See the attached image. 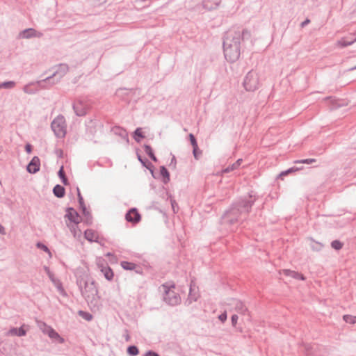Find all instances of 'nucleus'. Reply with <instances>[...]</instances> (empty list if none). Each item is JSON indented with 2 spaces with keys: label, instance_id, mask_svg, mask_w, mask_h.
Segmentation results:
<instances>
[{
  "label": "nucleus",
  "instance_id": "26",
  "mask_svg": "<svg viewBox=\"0 0 356 356\" xmlns=\"http://www.w3.org/2000/svg\"><path fill=\"white\" fill-rule=\"evenodd\" d=\"M137 158L142 165L149 169L152 174H153V170L152 169L153 167L152 164L147 159H143L142 156L139 154H137Z\"/></svg>",
  "mask_w": 356,
  "mask_h": 356
},
{
  "label": "nucleus",
  "instance_id": "21",
  "mask_svg": "<svg viewBox=\"0 0 356 356\" xmlns=\"http://www.w3.org/2000/svg\"><path fill=\"white\" fill-rule=\"evenodd\" d=\"M49 278L52 282L54 285L56 287L57 290L59 291L60 294H62L63 296L66 295L64 288L63 287L62 282L60 281V280L55 277L54 274L52 275V277Z\"/></svg>",
  "mask_w": 356,
  "mask_h": 356
},
{
  "label": "nucleus",
  "instance_id": "54",
  "mask_svg": "<svg viewBox=\"0 0 356 356\" xmlns=\"http://www.w3.org/2000/svg\"><path fill=\"white\" fill-rule=\"evenodd\" d=\"M119 134L121 136H123V137H127V134L126 132V131L124 129H120V132L119 133Z\"/></svg>",
  "mask_w": 356,
  "mask_h": 356
},
{
  "label": "nucleus",
  "instance_id": "51",
  "mask_svg": "<svg viewBox=\"0 0 356 356\" xmlns=\"http://www.w3.org/2000/svg\"><path fill=\"white\" fill-rule=\"evenodd\" d=\"M25 150L27 153H31L32 150V146L30 144H26L25 146Z\"/></svg>",
  "mask_w": 356,
  "mask_h": 356
},
{
  "label": "nucleus",
  "instance_id": "55",
  "mask_svg": "<svg viewBox=\"0 0 356 356\" xmlns=\"http://www.w3.org/2000/svg\"><path fill=\"white\" fill-rule=\"evenodd\" d=\"M146 0H131V2L136 6L137 4H139L140 3H143Z\"/></svg>",
  "mask_w": 356,
  "mask_h": 356
},
{
  "label": "nucleus",
  "instance_id": "20",
  "mask_svg": "<svg viewBox=\"0 0 356 356\" xmlns=\"http://www.w3.org/2000/svg\"><path fill=\"white\" fill-rule=\"evenodd\" d=\"M24 326H21L19 328L13 327L8 332V334L13 336L23 337L26 334V331L24 329Z\"/></svg>",
  "mask_w": 356,
  "mask_h": 356
},
{
  "label": "nucleus",
  "instance_id": "7",
  "mask_svg": "<svg viewBox=\"0 0 356 356\" xmlns=\"http://www.w3.org/2000/svg\"><path fill=\"white\" fill-rule=\"evenodd\" d=\"M89 105L85 100L78 99L73 104V109L77 116L86 115Z\"/></svg>",
  "mask_w": 356,
  "mask_h": 356
},
{
  "label": "nucleus",
  "instance_id": "25",
  "mask_svg": "<svg viewBox=\"0 0 356 356\" xmlns=\"http://www.w3.org/2000/svg\"><path fill=\"white\" fill-rule=\"evenodd\" d=\"M160 174L163 177V182L168 184L170 181V173L165 166L160 167Z\"/></svg>",
  "mask_w": 356,
  "mask_h": 356
},
{
  "label": "nucleus",
  "instance_id": "29",
  "mask_svg": "<svg viewBox=\"0 0 356 356\" xmlns=\"http://www.w3.org/2000/svg\"><path fill=\"white\" fill-rule=\"evenodd\" d=\"M145 136L142 132L140 127L137 128L134 132V138L137 143H140L142 138H144Z\"/></svg>",
  "mask_w": 356,
  "mask_h": 356
},
{
  "label": "nucleus",
  "instance_id": "59",
  "mask_svg": "<svg viewBox=\"0 0 356 356\" xmlns=\"http://www.w3.org/2000/svg\"><path fill=\"white\" fill-rule=\"evenodd\" d=\"M171 204H172V207L174 211L175 212V204H177L175 201V200H173V201L171 200Z\"/></svg>",
  "mask_w": 356,
  "mask_h": 356
},
{
  "label": "nucleus",
  "instance_id": "3",
  "mask_svg": "<svg viewBox=\"0 0 356 356\" xmlns=\"http://www.w3.org/2000/svg\"><path fill=\"white\" fill-rule=\"evenodd\" d=\"M76 284L88 305L92 309H98L100 296L95 281L88 274L83 273L77 277Z\"/></svg>",
  "mask_w": 356,
  "mask_h": 356
},
{
  "label": "nucleus",
  "instance_id": "60",
  "mask_svg": "<svg viewBox=\"0 0 356 356\" xmlns=\"http://www.w3.org/2000/svg\"><path fill=\"white\" fill-rule=\"evenodd\" d=\"M288 173H287V171H283L280 174V176H285V175H287Z\"/></svg>",
  "mask_w": 356,
  "mask_h": 356
},
{
  "label": "nucleus",
  "instance_id": "32",
  "mask_svg": "<svg viewBox=\"0 0 356 356\" xmlns=\"http://www.w3.org/2000/svg\"><path fill=\"white\" fill-rule=\"evenodd\" d=\"M16 85V83L13 81H5L0 83V89H12Z\"/></svg>",
  "mask_w": 356,
  "mask_h": 356
},
{
  "label": "nucleus",
  "instance_id": "27",
  "mask_svg": "<svg viewBox=\"0 0 356 356\" xmlns=\"http://www.w3.org/2000/svg\"><path fill=\"white\" fill-rule=\"evenodd\" d=\"M78 224L73 223L72 225H68L70 232L73 234L74 237H79L81 236V232L80 229H78Z\"/></svg>",
  "mask_w": 356,
  "mask_h": 356
},
{
  "label": "nucleus",
  "instance_id": "48",
  "mask_svg": "<svg viewBox=\"0 0 356 356\" xmlns=\"http://www.w3.org/2000/svg\"><path fill=\"white\" fill-rule=\"evenodd\" d=\"M227 313L226 312L222 313L220 315H219L218 318L220 321L225 322L227 320Z\"/></svg>",
  "mask_w": 356,
  "mask_h": 356
},
{
  "label": "nucleus",
  "instance_id": "47",
  "mask_svg": "<svg viewBox=\"0 0 356 356\" xmlns=\"http://www.w3.org/2000/svg\"><path fill=\"white\" fill-rule=\"evenodd\" d=\"M238 318V317L236 314H234L232 316L231 321H232V324L233 326H236Z\"/></svg>",
  "mask_w": 356,
  "mask_h": 356
},
{
  "label": "nucleus",
  "instance_id": "28",
  "mask_svg": "<svg viewBox=\"0 0 356 356\" xmlns=\"http://www.w3.org/2000/svg\"><path fill=\"white\" fill-rule=\"evenodd\" d=\"M242 159H238L235 163H234L232 165H229L226 168H225L222 172L225 173H228L231 171H233L234 170L236 169L241 163Z\"/></svg>",
  "mask_w": 356,
  "mask_h": 356
},
{
  "label": "nucleus",
  "instance_id": "33",
  "mask_svg": "<svg viewBox=\"0 0 356 356\" xmlns=\"http://www.w3.org/2000/svg\"><path fill=\"white\" fill-rule=\"evenodd\" d=\"M77 195H78V201H79V206H80V208L82 210V211H86V205H85V203H84V200H83V198L80 193V191H79V188H77Z\"/></svg>",
  "mask_w": 356,
  "mask_h": 356
},
{
  "label": "nucleus",
  "instance_id": "9",
  "mask_svg": "<svg viewBox=\"0 0 356 356\" xmlns=\"http://www.w3.org/2000/svg\"><path fill=\"white\" fill-rule=\"evenodd\" d=\"M43 36L42 32L36 31L35 29L29 28L20 31L17 38L19 39H31V38H40Z\"/></svg>",
  "mask_w": 356,
  "mask_h": 356
},
{
  "label": "nucleus",
  "instance_id": "17",
  "mask_svg": "<svg viewBox=\"0 0 356 356\" xmlns=\"http://www.w3.org/2000/svg\"><path fill=\"white\" fill-rule=\"evenodd\" d=\"M84 236L86 239L90 242H98V234L92 229H86L84 232Z\"/></svg>",
  "mask_w": 356,
  "mask_h": 356
},
{
  "label": "nucleus",
  "instance_id": "56",
  "mask_svg": "<svg viewBox=\"0 0 356 356\" xmlns=\"http://www.w3.org/2000/svg\"><path fill=\"white\" fill-rule=\"evenodd\" d=\"M309 19H306L305 21H303L302 23H301V26L302 27H304L306 25H307L309 23Z\"/></svg>",
  "mask_w": 356,
  "mask_h": 356
},
{
  "label": "nucleus",
  "instance_id": "45",
  "mask_svg": "<svg viewBox=\"0 0 356 356\" xmlns=\"http://www.w3.org/2000/svg\"><path fill=\"white\" fill-rule=\"evenodd\" d=\"M193 154L195 159H198L200 156L202 154V152L199 149L198 147H193Z\"/></svg>",
  "mask_w": 356,
  "mask_h": 356
},
{
  "label": "nucleus",
  "instance_id": "1",
  "mask_svg": "<svg viewBox=\"0 0 356 356\" xmlns=\"http://www.w3.org/2000/svg\"><path fill=\"white\" fill-rule=\"evenodd\" d=\"M251 32L240 26H232L223 37V52L225 59L234 63L240 58L243 45L250 41L252 44Z\"/></svg>",
  "mask_w": 356,
  "mask_h": 356
},
{
  "label": "nucleus",
  "instance_id": "43",
  "mask_svg": "<svg viewBox=\"0 0 356 356\" xmlns=\"http://www.w3.org/2000/svg\"><path fill=\"white\" fill-rule=\"evenodd\" d=\"M144 147V150H145V152L149 156H150L151 155H152L154 154V152L152 150V148L151 147L150 145H144L143 146Z\"/></svg>",
  "mask_w": 356,
  "mask_h": 356
},
{
  "label": "nucleus",
  "instance_id": "44",
  "mask_svg": "<svg viewBox=\"0 0 356 356\" xmlns=\"http://www.w3.org/2000/svg\"><path fill=\"white\" fill-rule=\"evenodd\" d=\"M189 138H190V141H191V143L193 147H198L196 138H195V136L193 134H189Z\"/></svg>",
  "mask_w": 356,
  "mask_h": 356
},
{
  "label": "nucleus",
  "instance_id": "53",
  "mask_svg": "<svg viewBox=\"0 0 356 356\" xmlns=\"http://www.w3.org/2000/svg\"><path fill=\"white\" fill-rule=\"evenodd\" d=\"M0 234L5 235L6 234L5 227L0 224Z\"/></svg>",
  "mask_w": 356,
  "mask_h": 356
},
{
  "label": "nucleus",
  "instance_id": "23",
  "mask_svg": "<svg viewBox=\"0 0 356 356\" xmlns=\"http://www.w3.org/2000/svg\"><path fill=\"white\" fill-rule=\"evenodd\" d=\"M65 188L59 184L56 185L53 188L54 195L58 198L63 197L65 195Z\"/></svg>",
  "mask_w": 356,
  "mask_h": 356
},
{
  "label": "nucleus",
  "instance_id": "8",
  "mask_svg": "<svg viewBox=\"0 0 356 356\" xmlns=\"http://www.w3.org/2000/svg\"><path fill=\"white\" fill-rule=\"evenodd\" d=\"M55 71L51 75L54 80L59 79V82L62 78L69 72V66L66 63H60L54 67Z\"/></svg>",
  "mask_w": 356,
  "mask_h": 356
},
{
  "label": "nucleus",
  "instance_id": "37",
  "mask_svg": "<svg viewBox=\"0 0 356 356\" xmlns=\"http://www.w3.org/2000/svg\"><path fill=\"white\" fill-rule=\"evenodd\" d=\"M355 42H356V38L354 40H350V41H347L344 38H342L338 42V43L340 46L345 47L353 44Z\"/></svg>",
  "mask_w": 356,
  "mask_h": 356
},
{
  "label": "nucleus",
  "instance_id": "24",
  "mask_svg": "<svg viewBox=\"0 0 356 356\" xmlns=\"http://www.w3.org/2000/svg\"><path fill=\"white\" fill-rule=\"evenodd\" d=\"M102 273L104 274L105 278L108 280H112L113 278V272L112 269L108 266H104L101 269Z\"/></svg>",
  "mask_w": 356,
  "mask_h": 356
},
{
  "label": "nucleus",
  "instance_id": "19",
  "mask_svg": "<svg viewBox=\"0 0 356 356\" xmlns=\"http://www.w3.org/2000/svg\"><path fill=\"white\" fill-rule=\"evenodd\" d=\"M193 291H194V289H193V281H192L190 284V290H189L188 297L186 302L188 305H191L193 302L197 301L199 298V295L197 293H195Z\"/></svg>",
  "mask_w": 356,
  "mask_h": 356
},
{
  "label": "nucleus",
  "instance_id": "58",
  "mask_svg": "<svg viewBox=\"0 0 356 356\" xmlns=\"http://www.w3.org/2000/svg\"><path fill=\"white\" fill-rule=\"evenodd\" d=\"M149 158H150L152 161H154V162H156V161H157V159H156V156L154 155V154H153L152 155H151V156H149Z\"/></svg>",
  "mask_w": 356,
  "mask_h": 356
},
{
  "label": "nucleus",
  "instance_id": "6",
  "mask_svg": "<svg viewBox=\"0 0 356 356\" xmlns=\"http://www.w3.org/2000/svg\"><path fill=\"white\" fill-rule=\"evenodd\" d=\"M163 287L165 289V293L163 295V300L164 302L170 305V306H176L180 304L181 298L180 296L171 290L168 286L165 284L163 285Z\"/></svg>",
  "mask_w": 356,
  "mask_h": 356
},
{
  "label": "nucleus",
  "instance_id": "5",
  "mask_svg": "<svg viewBox=\"0 0 356 356\" xmlns=\"http://www.w3.org/2000/svg\"><path fill=\"white\" fill-rule=\"evenodd\" d=\"M243 86L247 91H254L259 88V80L257 73L250 70L245 76Z\"/></svg>",
  "mask_w": 356,
  "mask_h": 356
},
{
  "label": "nucleus",
  "instance_id": "35",
  "mask_svg": "<svg viewBox=\"0 0 356 356\" xmlns=\"http://www.w3.org/2000/svg\"><path fill=\"white\" fill-rule=\"evenodd\" d=\"M79 315L88 321H90L92 319V315L87 312L80 310L79 312Z\"/></svg>",
  "mask_w": 356,
  "mask_h": 356
},
{
  "label": "nucleus",
  "instance_id": "36",
  "mask_svg": "<svg viewBox=\"0 0 356 356\" xmlns=\"http://www.w3.org/2000/svg\"><path fill=\"white\" fill-rule=\"evenodd\" d=\"M343 318L348 323L354 324L356 323V316L344 315Z\"/></svg>",
  "mask_w": 356,
  "mask_h": 356
},
{
  "label": "nucleus",
  "instance_id": "50",
  "mask_svg": "<svg viewBox=\"0 0 356 356\" xmlns=\"http://www.w3.org/2000/svg\"><path fill=\"white\" fill-rule=\"evenodd\" d=\"M145 356H160V355L154 351L149 350L146 353Z\"/></svg>",
  "mask_w": 356,
  "mask_h": 356
},
{
  "label": "nucleus",
  "instance_id": "52",
  "mask_svg": "<svg viewBox=\"0 0 356 356\" xmlns=\"http://www.w3.org/2000/svg\"><path fill=\"white\" fill-rule=\"evenodd\" d=\"M176 158L175 156H172V159H171V162H170V166H172L173 165L174 168H175L176 166Z\"/></svg>",
  "mask_w": 356,
  "mask_h": 356
},
{
  "label": "nucleus",
  "instance_id": "4",
  "mask_svg": "<svg viewBox=\"0 0 356 356\" xmlns=\"http://www.w3.org/2000/svg\"><path fill=\"white\" fill-rule=\"evenodd\" d=\"M51 128L57 138H63L67 133L64 116L58 115L51 124Z\"/></svg>",
  "mask_w": 356,
  "mask_h": 356
},
{
  "label": "nucleus",
  "instance_id": "39",
  "mask_svg": "<svg viewBox=\"0 0 356 356\" xmlns=\"http://www.w3.org/2000/svg\"><path fill=\"white\" fill-rule=\"evenodd\" d=\"M83 215L86 217V222L87 224H91L92 223V216L90 213L87 210L86 208V211H82Z\"/></svg>",
  "mask_w": 356,
  "mask_h": 356
},
{
  "label": "nucleus",
  "instance_id": "38",
  "mask_svg": "<svg viewBox=\"0 0 356 356\" xmlns=\"http://www.w3.org/2000/svg\"><path fill=\"white\" fill-rule=\"evenodd\" d=\"M331 246L333 249L339 250L343 247V243L339 240H334L331 243Z\"/></svg>",
  "mask_w": 356,
  "mask_h": 356
},
{
  "label": "nucleus",
  "instance_id": "11",
  "mask_svg": "<svg viewBox=\"0 0 356 356\" xmlns=\"http://www.w3.org/2000/svg\"><path fill=\"white\" fill-rule=\"evenodd\" d=\"M229 304L230 305L234 306L235 310L240 314H242V315L247 314L249 316V312H248L247 307L241 300H237V299H232V302H229Z\"/></svg>",
  "mask_w": 356,
  "mask_h": 356
},
{
  "label": "nucleus",
  "instance_id": "10",
  "mask_svg": "<svg viewBox=\"0 0 356 356\" xmlns=\"http://www.w3.org/2000/svg\"><path fill=\"white\" fill-rule=\"evenodd\" d=\"M40 90H47L59 83V79L54 80L51 76L46 77L44 79L35 81Z\"/></svg>",
  "mask_w": 356,
  "mask_h": 356
},
{
  "label": "nucleus",
  "instance_id": "42",
  "mask_svg": "<svg viewBox=\"0 0 356 356\" xmlns=\"http://www.w3.org/2000/svg\"><path fill=\"white\" fill-rule=\"evenodd\" d=\"M106 1V0H89L90 4L94 6L102 5Z\"/></svg>",
  "mask_w": 356,
  "mask_h": 356
},
{
  "label": "nucleus",
  "instance_id": "46",
  "mask_svg": "<svg viewBox=\"0 0 356 356\" xmlns=\"http://www.w3.org/2000/svg\"><path fill=\"white\" fill-rule=\"evenodd\" d=\"M37 247L46 252L50 253V251H49V249L48 248V247L42 243H40V242L38 243Z\"/></svg>",
  "mask_w": 356,
  "mask_h": 356
},
{
  "label": "nucleus",
  "instance_id": "34",
  "mask_svg": "<svg viewBox=\"0 0 356 356\" xmlns=\"http://www.w3.org/2000/svg\"><path fill=\"white\" fill-rule=\"evenodd\" d=\"M127 353L131 356H136L139 353V350L136 346H130L127 348Z\"/></svg>",
  "mask_w": 356,
  "mask_h": 356
},
{
  "label": "nucleus",
  "instance_id": "2",
  "mask_svg": "<svg viewBox=\"0 0 356 356\" xmlns=\"http://www.w3.org/2000/svg\"><path fill=\"white\" fill-rule=\"evenodd\" d=\"M257 200V196L249 193L248 196L235 201L230 209L222 216V225H234L245 218L250 212L252 205Z\"/></svg>",
  "mask_w": 356,
  "mask_h": 356
},
{
  "label": "nucleus",
  "instance_id": "41",
  "mask_svg": "<svg viewBox=\"0 0 356 356\" xmlns=\"http://www.w3.org/2000/svg\"><path fill=\"white\" fill-rule=\"evenodd\" d=\"M316 162V159H306L302 160L296 161V163H304V164H311L312 163Z\"/></svg>",
  "mask_w": 356,
  "mask_h": 356
},
{
  "label": "nucleus",
  "instance_id": "62",
  "mask_svg": "<svg viewBox=\"0 0 356 356\" xmlns=\"http://www.w3.org/2000/svg\"><path fill=\"white\" fill-rule=\"evenodd\" d=\"M306 350L307 352V355L310 354L309 352V348L308 347L306 348Z\"/></svg>",
  "mask_w": 356,
  "mask_h": 356
},
{
  "label": "nucleus",
  "instance_id": "13",
  "mask_svg": "<svg viewBox=\"0 0 356 356\" xmlns=\"http://www.w3.org/2000/svg\"><path fill=\"white\" fill-rule=\"evenodd\" d=\"M65 218H67L71 222L79 224L80 222V216L78 212L72 207H69L66 209Z\"/></svg>",
  "mask_w": 356,
  "mask_h": 356
},
{
  "label": "nucleus",
  "instance_id": "40",
  "mask_svg": "<svg viewBox=\"0 0 356 356\" xmlns=\"http://www.w3.org/2000/svg\"><path fill=\"white\" fill-rule=\"evenodd\" d=\"M323 247V245L321 243L315 242V241H313V243L311 245L312 249L315 251L321 250Z\"/></svg>",
  "mask_w": 356,
  "mask_h": 356
},
{
  "label": "nucleus",
  "instance_id": "31",
  "mask_svg": "<svg viewBox=\"0 0 356 356\" xmlns=\"http://www.w3.org/2000/svg\"><path fill=\"white\" fill-rule=\"evenodd\" d=\"M58 175L64 185L68 184V180L64 172L63 166L60 167V170H58Z\"/></svg>",
  "mask_w": 356,
  "mask_h": 356
},
{
  "label": "nucleus",
  "instance_id": "22",
  "mask_svg": "<svg viewBox=\"0 0 356 356\" xmlns=\"http://www.w3.org/2000/svg\"><path fill=\"white\" fill-rule=\"evenodd\" d=\"M44 332L48 334V336L51 339L58 340L60 343H63L64 341V339L62 337H60V336L58 334V333L57 332H56L51 327H48L47 328L46 331H44Z\"/></svg>",
  "mask_w": 356,
  "mask_h": 356
},
{
  "label": "nucleus",
  "instance_id": "16",
  "mask_svg": "<svg viewBox=\"0 0 356 356\" xmlns=\"http://www.w3.org/2000/svg\"><path fill=\"white\" fill-rule=\"evenodd\" d=\"M282 274L286 276L291 277L296 280H305V276L296 271L291 270L289 269L282 270Z\"/></svg>",
  "mask_w": 356,
  "mask_h": 356
},
{
  "label": "nucleus",
  "instance_id": "15",
  "mask_svg": "<svg viewBox=\"0 0 356 356\" xmlns=\"http://www.w3.org/2000/svg\"><path fill=\"white\" fill-rule=\"evenodd\" d=\"M23 91L29 95H33L39 91L38 87L35 81L30 82L25 85L23 88Z\"/></svg>",
  "mask_w": 356,
  "mask_h": 356
},
{
  "label": "nucleus",
  "instance_id": "61",
  "mask_svg": "<svg viewBox=\"0 0 356 356\" xmlns=\"http://www.w3.org/2000/svg\"><path fill=\"white\" fill-rule=\"evenodd\" d=\"M129 340V334H127V336H126V341H128Z\"/></svg>",
  "mask_w": 356,
  "mask_h": 356
},
{
  "label": "nucleus",
  "instance_id": "57",
  "mask_svg": "<svg viewBox=\"0 0 356 356\" xmlns=\"http://www.w3.org/2000/svg\"><path fill=\"white\" fill-rule=\"evenodd\" d=\"M298 169L297 168H291L289 169H288L286 171H287V173H290V172H295V171H297Z\"/></svg>",
  "mask_w": 356,
  "mask_h": 356
},
{
  "label": "nucleus",
  "instance_id": "49",
  "mask_svg": "<svg viewBox=\"0 0 356 356\" xmlns=\"http://www.w3.org/2000/svg\"><path fill=\"white\" fill-rule=\"evenodd\" d=\"M44 270L46 272V273L47 274L49 277H52V275H54V273L50 270L49 267H47L46 266H44Z\"/></svg>",
  "mask_w": 356,
  "mask_h": 356
},
{
  "label": "nucleus",
  "instance_id": "18",
  "mask_svg": "<svg viewBox=\"0 0 356 356\" xmlns=\"http://www.w3.org/2000/svg\"><path fill=\"white\" fill-rule=\"evenodd\" d=\"M219 3L220 0H203L202 1L203 7L208 10L216 8Z\"/></svg>",
  "mask_w": 356,
  "mask_h": 356
},
{
  "label": "nucleus",
  "instance_id": "63",
  "mask_svg": "<svg viewBox=\"0 0 356 356\" xmlns=\"http://www.w3.org/2000/svg\"><path fill=\"white\" fill-rule=\"evenodd\" d=\"M356 70V65L350 69V70Z\"/></svg>",
  "mask_w": 356,
  "mask_h": 356
},
{
  "label": "nucleus",
  "instance_id": "12",
  "mask_svg": "<svg viewBox=\"0 0 356 356\" xmlns=\"http://www.w3.org/2000/svg\"><path fill=\"white\" fill-rule=\"evenodd\" d=\"M140 214L136 208L131 209L125 215L127 221L134 224L138 223L140 220Z\"/></svg>",
  "mask_w": 356,
  "mask_h": 356
},
{
  "label": "nucleus",
  "instance_id": "30",
  "mask_svg": "<svg viewBox=\"0 0 356 356\" xmlns=\"http://www.w3.org/2000/svg\"><path fill=\"white\" fill-rule=\"evenodd\" d=\"M121 266L124 270H134L136 268V264L133 262H129L127 261H123L121 262Z\"/></svg>",
  "mask_w": 356,
  "mask_h": 356
},
{
  "label": "nucleus",
  "instance_id": "14",
  "mask_svg": "<svg viewBox=\"0 0 356 356\" xmlns=\"http://www.w3.org/2000/svg\"><path fill=\"white\" fill-rule=\"evenodd\" d=\"M40 162L38 156H34L26 167L29 173L35 174L40 170Z\"/></svg>",
  "mask_w": 356,
  "mask_h": 356
}]
</instances>
